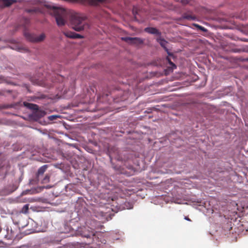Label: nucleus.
<instances>
[{
    "mask_svg": "<svg viewBox=\"0 0 248 248\" xmlns=\"http://www.w3.org/2000/svg\"><path fill=\"white\" fill-rule=\"evenodd\" d=\"M190 0H181V2L183 4H187Z\"/></svg>",
    "mask_w": 248,
    "mask_h": 248,
    "instance_id": "obj_19",
    "label": "nucleus"
},
{
    "mask_svg": "<svg viewBox=\"0 0 248 248\" xmlns=\"http://www.w3.org/2000/svg\"><path fill=\"white\" fill-rule=\"evenodd\" d=\"M9 42H11V43H13V40H10L9 41Z\"/></svg>",
    "mask_w": 248,
    "mask_h": 248,
    "instance_id": "obj_22",
    "label": "nucleus"
},
{
    "mask_svg": "<svg viewBox=\"0 0 248 248\" xmlns=\"http://www.w3.org/2000/svg\"><path fill=\"white\" fill-rule=\"evenodd\" d=\"M54 13L57 25L63 26L67 19L70 17V23L74 30L79 31L88 27L86 21V17L79 14H74L70 16L69 14L64 9L54 8Z\"/></svg>",
    "mask_w": 248,
    "mask_h": 248,
    "instance_id": "obj_1",
    "label": "nucleus"
},
{
    "mask_svg": "<svg viewBox=\"0 0 248 248\" xmlns=\"http://www.w3.org/2000/svg\"><path fill=\"white\" fill-rule=\"evenodd\" d=\"M25 106L30 108L31 109L38 110V106L36 104H33L29 103H26L24 104Z\"/></svg>",
    "mask_w": 248,
    "mask_h": 248,
    "instance_id": "obj_11",
    "label": "nucleus"
},
{
    "mask_svg": "<svg viewBox=\"0 0 248 248\" xmlns=\"http://www.w3.org/2000/svg\"><path fill=\"white\" fill-rule=\"evenodd\" d=\"M0 2H2V4L6 7L10 6L16 2V0H0Z\"/></svg>",
    "mask_w": 248,
    "mask_h": 248,
    "instance_id": "obj_10",
    "label": "nucleus"
},
{
    "mask_svg": "<svg viewBox=\"0 0 248 248\" xmlns=\"http://www.w3.org/2000/svg\"><path fill=\"white\" fill-rule=\"evenodd\" d=\"M194 25L202 31H206V30L203 27H202L200 25L198 24H194Z\"/></svg>",
    "mask_w": 248,
    "mask_h": 248,
    "instance_id": "obj_17",
    "label": "nucleus"
},
{
    "mask_svg": "<svg viewBox=\"0 0 248 248\" xmlns=\"http://www.w3.org/2000/svg\"><path fill=\"white\" fill-rule=\"evenodd\" d=\"M31 11H32L31 10H28V12H31Z\"/></svg>",
    "mask_w": 248,
    "mask_h": 248,
    "instance_id": "obj_23",
    "label": "nucleus"
},
{
    "mask_svg": "<svg viewBox=\"0 0 248 248\" xmlns=\"http://www.w3.org/2000/svg\"><path fill=\"white\" fill-rule=\"evenodd\" d=\"M60 78L62 79V77H61V76H60L59 75H57L56 77L55 76V79L53 78L52 79V80L53 82H57V81L59 82V81H60Z\"/></svg>",
    "mask_w": 248,
    "mask_h": 248,
    "instance_id": "obj_16",
    "label": "nucleus"
},
{
    "mask_svg": "<svg viewBox=\"0 0 248 248\" xmlns=\"http://www.w3.org/2000/svg\"><path fill=\"white\" fill-rule=\"evenodd\" d=\"M156 41L159 43L160 46L164 49V50L167 52L168 54V56L166 58V60L168 61L169 63L171 66V69H174L176 68V65L171 61L170 58V57H172V58H174V56L172 53L170 52L169 49L167 48L166 45L168 44V42L163 38L161 37V36L157 37L156 39Z\"/></svg>",
    "mask_w": 248,
    "mask_h": 248,
    "instance_id": "obj_3",
    "label": "nucleus"
},
{
    "mask_svg": "<svg viewBox=\"0 0 248 248\" xmlns=\"http://www.w3.org/2000/svg\"><path fill=\"white\" fill-rule=\"evenodd\" d=\"M59 248H64V247H60Z\"/></svg>",
    "mask_w": 248,
    "mask_h": 248,
    "instance_id": "obj_25",
    "label": "nucleus"
},
{
    "mask_svg": "<svg viewBox=\"0 0 248 248\" xmlns=\"http://www.w3.org/2000/svg\"><path fill=\"white\" fill-rule=\"evenodd\" d=\"M24 35L31 42H40L44 40L45 38V35L43 33L38 35L36 36L32 34H31L29 32H25L24 33Z\"/></svg>",
    "mask_w": 248,
    "mask_h": 248,
    "instance_id": "obj_4",
    "label": "nucleus"
},
{
    "mask_svg": "<svg viewBox=\"0 0 248 248\" xmlns=\"http://www.w3.org/2000/svg\"><path fill=\"white\" fill-rule=\"evenodd\" d=\"M29 205L28 204H25L22 207V209L20 211V213L23 214H27L28 213Z\"/></svg>",
    "mask_w": 248,
    "mask_h": 248,
    "instance_id": "obj_13",
    "label": "nucleus"
},
{
    "mask_svg": "<svg viewBox=\"0 0 248 248\" xmlns=\"http://www.w3.org/2000/svg\"><path fill=\"white\" fill-rule=\"evenodd\" d=\"M64 34L67 37L70 38H82V36L79 34L76 33L75 32L70 31H66L64 32Z\"/></svg>",
    "mask_w": 248,
    "mask_h": 248,
    "instance_id": "obj_8",
    "label": "nucleus"
},
{
    "mask_svg": "<svg viewBox=\"0 0 248 248\" xmlns=\"http://www.w3.org/2000/svg\"><path fill=\"white\" fill-rule=\"evenodd\" d=\"M26 21L27 22H28L29 21L28 20H27V19H26Z\"/></svg>",
    "mask_w": 248,
    "mask_h": 248,
    "instance_id": "obj_24",
    "label": "nucleus"
},
{
    "mask_svg": "<svg viewBox=\"0 0 248 248\" xmlns=\"http://www.w3.org/2000/svg\"><path fill=\"white\" fill-rule=\"evenodd\" d=\"M135 9H136V8H135V7H134V8H133V14H134V15L135 14Z\"/></svg>",
    "mask_w": 248,
    "mask_h": 248,
    "instance_id": "obj_21",
    "label": "nucleus"
},
{
    "mask_svg": "<svg viewBox=\"0 0 248 248\" xmlns=\"http://www.w3.org/2000/svg\"><path fill=\"white\" fill-rule=\"evenodd\" d=\"M183 18L188 20H194L196 18L194 16L187 14H184L183 16Z\"/></svg>",
    "mask_w": 248,
    "mask_h": 248,
    "instance_id": "obj_12",
    "label": "nucleus"
},
{
    "mask_svg": "<svg viewBox=\"0 0 248 248\" xmlns=\"http://www.w3.org/2000/svg\"><path fill=\"white\" fill-rule=\"evenodd\" d=\"M144 31L150 34H155L158 36V37L161 35V32L156 28L154 27H147L145 28Z\"/></svg>",
    "mask_w": 248,
    "mask_h": 248,
    "instance_id": "obj_7",
    "label": "nucleus"
},
{
    "mask_svg": "<svg viewBox=\"0 0 248 248\" xmlns=\"http://www.w3.org/2000/svg\"><path fill=\"white\" fill-rule=\"evenodd\" d=\"M57 118H58V116L57 115H51L49 116L48 119L50 121H53L56 119Z\"/></svg>",
    "mask_w": 248,
    "mask_h": 248,
    "instance_id": "obj_18",
    "label": "nucleus"
},
{
    "mask_svg": "<svg viewBox=\"0 0 248 248\" xmlns=\"http://www.w3.org/2000/svg\"><path fill=\"white\" fill-rule=\"evenodd\" d=\"M11 48H12L13 49H15L16 50H17V51H21L22 50L24 51H27V49H26V48H23L21 47H19L18 46H16L15 47H11Z\"/></svg>",
    "mask_w": 248,
    "mask_h": 248,
    "instance_id": "obj_15",
    "label": "nucleus"
},
{
    "mask_svg": "<svg viewBox=\"0 0 248 248\" xmlns=\"http://www.w3.org/2000/svg\"><path fill=\"white\" fill-rule=\"evenodd\" d=\"M95 222L96 221L94 220H91V223H89V221H87L85 223L86 226L77 227L74 233L72 234L80 235L87 238L93 236L95 234L93 230Z\"/></svg>",
    "mask_w": 248,
    "mask_h": 248,
    "instance_id": "obj_2",
    "label": "nucleus"
},
{
    "mask_svg": "<svg viewBox=\"0 0 248 248\" xmlns=\"http://www.w3.org/2000/svg\"><path fill=\"white\" fill-rule=\"evenodd\" d=\"M122 40L131 45H140L143 43V40L138 37H122Z\"/></svg>",
    "mask_w": 248,
    "mask_h": 248,
    "instance_id": "obj_5",
    "label": "nucleus"
},
{
    "mask_svg": "<svg viewBox=\"0 0 248 248\" xmlns=\"http://www.w3.org/2000/svg\"><path fill=\"white\" fill-rule=\"evenodd\" d=\"M184 218H185V219H186L187 221H191V220L188 217H185Z\"/></svg>",
    "mask_w": 248,
    "mask_h": 248,
    "instance_id": "obj_20",
    "label": "nucleus"
},
{
    "mask_svg": "<svg viewBox=\"0 0 248 248\" xmlns=\"http://www.w3.org/2000/svg\"><path fill=\"white\" fill-rule=\"evenodd\" d=\"M50 180V176L48 174L46 175L45 177L42 180V183L45 184L48 183Z\"/></svg>",
    "mask_w": 248,
    "mask_h": 248,
    "instance_id": "obj_14",
    "label": "nucleus"
},
{
    "mask_svg": "<svg viewBox=\"0 0 248 248\" xmlns=\"http://www.w3.org/2000/svg\"><path fill=\"white\" fill-rule=\"evenodd\" d=\"M64 226V230L62 231V232L67 233H71L70 235L73 236V233H74L76 230V227H72L70 225H68V224H63Z\"/></svg>",
    "mask_w": 248,
    "mask_h": 248,
    "instance_id": "obj_6",
    "label": "nucleus"
},
{
    "mask_svg": "<svg viewBox=\"0 0 248 248\" xmlns=\"http://www.w3.org/2000/svg\"><path fill=\"white\" fill-rule=\"evenodd\" d=\"M48 166L47 165H45L40 167L37 171V179L38 180H39V176L40 175H42L44 172L46 171V169H47Z\"/></svg>",
    "mask_w": 248,
    "mask_h": 248,
    "instance_id": "obj_9",
    "label": "nucleus"
}]
</instances>
